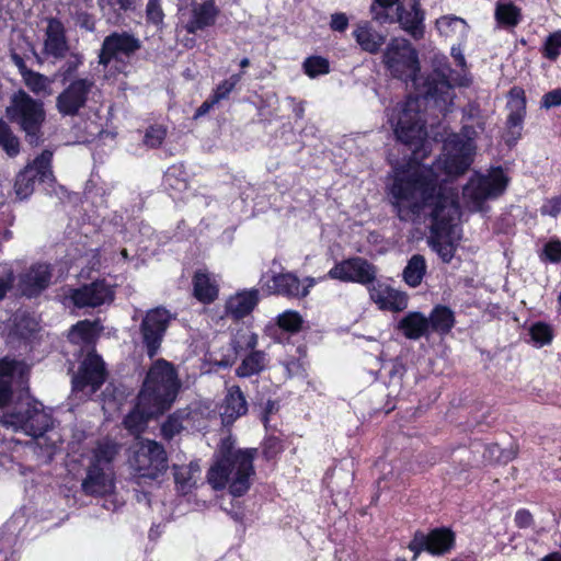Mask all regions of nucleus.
Returning a JSON list of instances; mask_svg holds the SVG:
<instances>
[{
  "label": "nucleus",
  "instance_id": "obj_20",
  "mask_svg": "<svg viewBox=\"0 0 561 561\" xmlns=\"http://www.w3.org/2000/svg\"><path fill=\"white\" fill-rule=\"evenodd\" d=\"M42 54L56 60L64 59L69 51V43L64 23L58 18H47Z\"/></svg>",
  "mask_w": 561,
  "mask_h": 561
},
{
  "label": "nucleus",
  "instance_id": "obj_1",
  "mask_svg": "<svg viewBox=\"0 0 561 561\" xmlns=\"http://www.w3.org/2000/svg\"><path fill=\"white\" fill-rule=\"evenodd\" d=\"M411 157L409 161L393 167L388 185L390 203L400 220L421 216L425 208H436L442 203L444 210H458V202L447 196L439 186V176L433 167Z\"/></svg>",
  "mask_w": 561,
  "mask_h": 561
},
{
  "label": "nucleus",
  "instance_id": "obj_2",
  "mask_svg": "<svg viewBox=\"0 0 561 561\" xmlns=\"http://www.w3.org/2000/svg\"><path fill=\"white\" fill-rule=\"evenodd\" d=\"M257 448H234L230 438L221 440L215 463L207 471V481L216 491L226 486L234 497L243 496L255 476Z\"/></svg>",
  "mask_w": 561,
  "mask_h": 561
},
{
  "label": "nucleus",
  "instance_id": "obj_56",
  "mask_svg": "<svg viewBox=\"0 0 561 561\" xmlns=\"http://www.w3.org/2000/svg\"><path fill=\"white\" fill-rule=\"evenodd\" d=\"M26 87L35 94H39L47 88V78L32 70H27L23 73Z\"/></svg>",
  "mask_w": 561,
  "mask_h": 561
},
{
  "label": "nucleus",
  "instance_id": "obj_64",
  "mask_svg": "<svg viewBox=\"0 0 561 561\" xmlns=\"http://www.w3.org/2000/svg\"><path fill=\"white\" fill-rule=\"evenodd\" d=\"M463 23L465 20L454 15H444L436 21V26L440 33L448 34L449 30H453L454 25Z\"/></svg>",
  "mask_w": 561,
  "mask_h": 561
},
{
  "label": "nucleus",
  "instance_id": "obj_61",
  "mask_svg": "<svg viewBox=\"0 0 561 561\" xmlns=\"http://www.w3.org/2000/svg\"><path fill=\"white\" fill-rule=\"evenodd\" d=\"M515 526L519 529H526L534 526V516L527 508H519L516 511L514 516Z\"/></svg>",
  "mask_w": 561,
  "mask_h": 561
},
{
  "label": "nucleus",
  "instance_id": "obj_63",
  "mask_svg": "<svg viewBox=\"0 0 561 561\" xmlns=\"http://www.w3.org/2000/svg\"><path fill=\"white\" fill-rule=\"evenodd\" d=\"M561 105V88L553 89L543 94L541 107L551 108Z\"/></svg>",
  "mask_w": 561,
  "mask_h": 561
},
{
  "label": "nucleus",
  "instance_id": "obj_13",
  "mask_svg": "<svg viewBox=\"0 0 561 561\" xmlns=\"http://www.w3.org/2000/svg\"><path fill=\"white\" fill-rule=\"evenodd\" d=\"M141 48V42L134 34L122 31L112 32L104 37L100 51L99 65L104 68L113 61H124L123 58H130Z\"/></svg>",
  "mask_w": 561,
  "mask_h": 561
},
{
  "label": "nucleus",
  "instance_id": "obj_6",
  "mask_svg": "<svg viewBox=\"0 0 561 561\" xmlns=\"http://www.w3.org/2000/svg\"><path fill=\"white\" fill-rule=\"evenodd\" d=\"M396 139L412 149V157L424 159L420 153L427 136L426 122L422 116L416 101L409 100L396 107L389 117Z\"/></svg>",
  "mask_w": 561,
  "mask_h": 561
},
{
  "label": "nucleus",
  "instance_id": "obj_43",
  "mask_svg": "<svg viewBox=\"0 0 561 561\" xmlns=\"http://www.w3.org/2000/svg\"><path fill=\"white\" fill-rule=\"evenodd\" d=\"M539 51L543 59L557 62L561 56V30L549 33L545 37Z\"/></svg>",
  "mask_w": 561,
  "mask_h": 561
},
{
  "label": "nucleus",
  "instance_id": "obj_3",
  "mask_svg": "<svg viewBox=\"0 0 561 561\" xmlns=\"http://www.w3.org/2000/svg\"><path fill=\"white\" fill-rule=\"evenodd\" d=\"M181 386L175 366L164 358H158L150 365L137 399L163 415L175 402Z\"/></svg>",
  "mask_w": 561,
  "mask_h": 561
},
{
  "label": "nucleus",
  "instance_id": "obj_31",
  "mask_svg": "<svg viewBox=\"0 0 561 561\" xmlns=\"http://www.w3.org/2000/svg\"><path fill=\"white\" fill-rule=\"evenodd\" d=\"M38 322L28 312L15 314L9 337L25 345L33 342L38 332Z\"/></svg>",
  "mask_w": 561,
  "mask_h": 561
},
{
  "label": "nucleus",
  "instance_id": "obj_62",
  "mask_svg": "<svg viewBox=\"0 0 561 561\" xmlns=\"http://www.w3.org/2000/svg\"><path fill=\"white\" fill-rule=\"evenodd\" d=\"M13 383L0 379V409L9 407L13 400Z\"/></svg>",
  "mask_w": 561,
  "mask_h": 561
},
{
  "label": "nucleus",
  "instance_id": "obj_9",
  "mask_svg": "<svg viewBox=\"0 0 561 561\" xmlns=\"http://www.w3.org/2000/svg\"><path fill=\"white\" fill-rule=\"evenodd\" d=\"M134 468L139 484L159 481L169 468L163 445L156 440H147L142 444L135 453Z\"/></svg>",
  "mask_w": 561,
  "mask_h": 561
},
{
  "label": "nucleus",
  "instance_id": "obj_17",
  "mask_svg": "<svg viewBox=\"0 0 561 561\" xmlns=\"http://www.w3.org/2000/svg\"><path fill=\"white\" fill-rule=\"evenodd\" d=\"M69 298L75 307L96 308L110 304L115 298L113 288L105 279H96L70 290Z\"/></svg>",
  "mask_w": 561,
  "mask_h": 561
},
{
  "label": "nucleus",
  "instance_id": "obj_29",
  "mask_svg": "<svg viewBox=\"0 0 561 561\" xmlns=\"http://www.w3.org/2000/svg\"><path fill=\"white\" fill-rule=\"evenodd\" d=\"M161 415L153 408L146 405L136 398L134 408L123 419V425L130 434L139 435L145 432L150 420L158 419Z\"/></svg>",
  "mask_w": 561,
  "mask_h": 561
},
{
  "label": "nucleus",
  "instance_id": "obj_24",
  "mask_svg": "<svg viewBox=\"0 0 561 561\" xmlns=\"http://www.w3.org/2000/svg\"><path fill=\"white\" fill-rule=\"evenodd\" d=\"M220 416L224 424H232L249 411V404L240 386L226 387V393L220 404Z\"/></svg>",
  "mask_w": 561,
  "mask_h": 561
},
{
  "label": "nucleus",
  "instance_id": "obj_40",
  "mask_svg": "<svg viewBox=\"0 0 561 561\" xmlns=\"http://www.w3.org/2000/svg\"><path fill=\"white\" fill-rule=\"evenodd\" d=\"M37 180L38 178H36V172L33 171L31 168H24L22 171H20L16 174L14 182V192L16 194V197L20 201L30 197L34 192L35 182Z\"/></svg>",
  "mask_w": 561,
  "mask_h": 561
},
{
  "label": "nucleus",
  "instance_id": "obj_46",
  "mask_svg": "<svg viewBox=\"0 0 561 561\" xmlns=\"http://www.w3.org/2000/svg\"><path fill=\"white\" fill-rule=\"evenodd\" d=\"M426 96L434 99L435 101H446L449 96L450 90L456 85L453 80L444 82L440 78L428 77L426 82Z\"/></svg>",
  "mask_w": 561,
  "mask_h": 561
},
{
  "label": "nucleus",
  "instance_id": "obj_33",
  "mask_svg": "<svg viewBox=\"0 0 561 561\" xmlns=\"http://www.w3.org/2000/svg\"><path fill=\"white\" fill-rule=\"evenodd\" d=\"M193 296L204 305L213 304L219 295V287L206 272L197 271L193 275Z\"/></svg>",
  "mask_w": 561,
  "mask_h": 561
},
{
  "label": "nucleus",
  "instance_id": "obj_59",
  "mask_svg": "<svg viewBox=\"0 0 561 561\" xmlns=\"http://www.w3.org/2000/svg\"><path fill=\"white\" fill-rule=\"evenodd\" d=\"M22 365L23 362L10 358L9 356L0 358V379L10 380L13 383L14 374Z\"/></svg>",
  "mask_w": 561,
  "mask_h": 561
},
{
  "label": "nucleus",
  "instance_id": "obj_7",
  "mask_svg": "<svg viewBox=\"0 0 561 561\" xmlns=\"http://www.w3.org/2000/svg\"><path fill=\"white\" fill-rule=\"evenodd\" d=\"M382 64L393 78L404 82L415 80L421 70L417 50L405 38H391L382 54Z\"/></svg>",
  "mask_w": 561,
  "mask_h": 561
},
{
  "label": "nucleus",
  "instance_id": "obj_5",
  "mask_svg": "<svg viewBox=\"0 0 561 561\" xmlns=\"http://www.w3.org/2000/svg\"><path fill=\"white\" fill-rule=\"evenodd\" d=\"M0 425L15 432H23L41 444L39 439L51 427L53 419L45 412L41 401L27 394L20 396L12 408L2 414Z\"/></svg>",
  "mask_w": 561,
  "mask_h": 561
},
{
  "label": "nucleus",
  "instance_id": "obj_10",
  "mask_svg": "<svg viewBox=\"0 0 561 561\" xmlns=\"http://www.w3.org/2000/svg\"><path fill=\"white\" fill-rule=\"evenodd\" d=\"M455 547L456 533L447 526L432 528L427 534L416 530L408 543V549L413 552V560L424 551L433 557H442L451 552Z\"/></svg>",
  "mask_w": 561,
  "mask_h": 561
},
{
  "label": "nucleus",
  "instance_id": "obj_16",
  "mask_svg": "<svg viewBox=\"0 0 561 561\" xmlns=\"http://www.w3.org/2000/svg\"><path fill=\"white\" fill-rule=\"evenodd\" d=\"M106 377L105 363L92 347L81 362L78 374L72 378V389L83 391L87 387H91L93 391H96L104 385Z\"/></svg>",
  "mask_w": 561,
  "mask_h": 561
},
{
  "label": "nucleus",
  "instance_id": "obj_15",
  "mask_svg": "<svg viewBox=\"0 0 561 561\" xmlns=\"http://www.w3.org/2000/svg\"><path fill=\"white\" fill-rule=\"evenodd\" d=\"M308 286L300 287L298 276L291 272L275 273L271 276L263 274L260 278L261 289L268 296H282L286 298L306 297L309 294V287L314 285L313 278H307Z\"/></svg>",
  "mask_w": 561,
  "mask_h": 561
},
{
  "label": "nucleus",
  "instance_id": "obj_48",
  "mask_svg": "<svg viewBox=\"0 0 561 561\" xmlns=\"http://www.w3.org/2000/svg\"><path fill=\"white\" fill-rule=\"evenodd\" d=\"M302 70L309 78L314 79L331 71L330 61L325 57L312 55L304 60Z\"/></svg>",
  "mask_w": 561,
  "mask_h": 561
},
{
  "label": "nucleus",
  "instance_id": "obj_21",
  "mask_svg": "<svg viewBox=\"0 0 561 561\" xmlns=\"http://www.w3.org/2000/svg\"><path fill=\"white\" fill-rule=\"evenodd\" d=\"M368 294L370 300L381 311L401 312L408 308V294L386 283L375 280L371 286H368Z\"/></svg>",
  "mask_w": 561,
  "mask_h": 561
},
{
  "label": "nucleus",
  "instance_id": "obj_14",
  "mask_svg": "<svg viewBox=\"0 0 561 561\" xmlns=\"http://www.w3.org/2000/svg\"><path fill=\"white\" fill-rule=\"evenodd\" d=\"M94 87L91 78L72 80L56 98V108L62 116H76L85 107L89 95Z\"/></svg>",
  "mask_w": 561,
  "mask_h": 561
},
{
  "label": "nucleus",
  "instance_id": "obj_32",
  "mask_svg": "<svg viewBox=\"0 0 561 561\" xmlns=\"http://www.w3.org/2000/svg\"><path fill=\"white\" fill-rule=\"evenodd\" d=\"M398 329L409 340L430 335L427 318L420 311L408 312L398 323Z\"/></svg>",
  "mask_w": 561,
  "mask_h": 561
},
{
  "label": "nucleus",
  "instance_id": "obj_50",
  "mask_svg": "<svg viewBox=\"0 0 561 561\" xmlns=\"http://www.w3.org/2000/svg\"><path fill=\"white\" fill-rule=\"evenodd\" d=\"M262 457L265 461L276 460L284 451L283 438L275 435H267L261 443Z\"/></svg>",
  "mask_w": 561,
  "mask_h": 561
},
{
  "label": "nucleus",
  "instance_id": "obj_25",
  "mask_svg": "<svg viewBox=\"0 0 561 561\" xmlns=\"http://www.w3.org/2000/svg\"><path fill=\"white\" fill-rule=\"evenodd\" d=\"M220 13L215 0H205L202 3H195L192 8L191 15L184 28L188 34H196L213 26Z\"/></svg>",
  "mask_w": 561,
  "mask_h": 561
},
{
  "label": "nucleus",
  "instance_id": "obj_45",
  "mask_svg": "<svg viewBox=\"0 0 561 561\" xmlns=\"http://www.w3.org/2000/svg\"><path fill=\"white\" fill-rule=\"evenodd\" d=\"M0 147L9 157H16L21 150L18 136L14 135L10 125L0 117Z\"/></svg>",
  "mask_w": 561,
  "mask_h": 561
},
{
  "label": "nucleus",
  "instance_id": "obj_41",
  "mask_svg": "<svg viewBox=\"0 0 561 561\" xmlns=\"http://www.w3.org/2000/svg\"><path fill=\"white\" fill-rule=\"evenodd\" d=\"M117 453L118 450L115 444L100 443L93 449L92 458L89 465L112 470V465Z\"/></svg>",
  "mask_w": 561,
  "mask_h": 561
},
{
  "label": "nucleus",
  "instance_id": "obj_51",
  "mask_svg": "<svg viewBox=\"0 0 561 561\" xmlns=\"http://www.w3.org/2000/svg\"><path fill=\"white\" fill-rule=\"evenodd\" d=\"M529 335L537 345L545 346L552 342L554 332L549 323L538 321L531 324Z\"/></svg>",
  "mask_w": 561,
  "mask_h": 561
},
{
  "label": "nucleus",
  "instance_id": "obj_36",
  "mask_svg": "<svg viewBox=\"0 0 561 561\" xmlns=\"http://www.w3.org/2000/svg\"><path fill=\"white\" fill-rule=\"evenodd\" d=\"M426 270L425 257L422 254H413L402 272V278L409 287L415 288L421 285Z\"/></svg>",
  "mask_w": 561,
  "mask_h": 561
},
{
  "label": "nucleus",
  "instance_id": "obj_22",
  "mask_svg": "<svg viewBox=\"0 0 561 561\" xmlns=\"http://www.w3.org/2000/svg\"><path fill=\"white\" fill-rule=\"evenodd\" d=\"M51 271L48 264L36 263L20 274L18 288L28 299L38 297L50 284Z\"/></svg>",
  "mask_w": 561,
  "mask_h": 561
},
{
  "label": "nucleus",
  "instance_id": "obj_39",
  "mask_svg": "<svg viewBox=\"0 0 561 561\" xmlns=\"http://www.w3.org/2000/svg\"><path fill=\"white\" fill-rule=\"evenodd\" d=\"M259 343V336L250 328H240L231 336L230 345L236 355L253 351Z\"/></svg>",
  "mask_w": 561,
  "mask_h": 561
},
{
  "label": "nucleus",
  "instance_id": "obj_49",
  "mask_svg": "<svg viewBox=\"0 0 561 561\" xmlns=\"http://www.w3.org/2000/svg\"><path fill=\"white\" fill-rule=\"evenodd\" d=\"M456 71L451 68V65L446 56L435 57L433 61V72L431 78H440L444 82L453 80L457 85H465L462 81L456 77Z\"/></svg>",
  "mask_w": 561,
  "mask_h": 561
},
{
  "label": "nucleus",
  "instance_id": "obj_37",
  "mask_svg": "<svg viewBox=\"0 0 561 561\" xmlns=\"http://www.w3.org/2000/svg\"><path fill=\"white\" fill-rule=\"evenodd\" d=\"M353 35L362 49L369 54H377L386 43L383 34L373 31L367 26L357 27Z\"/></svg>",
  "mask_w": 561,
  "mask_h": 561
},
{
  "label": "nucleus",
  "instance_id": "obj_4",
  "mask_svg": "<svg viewBox=\"0 0 561 561\" xmlns=\"http://www.w3.org/2000/svg\"><path fill=\"white\" fill-rule=\"evenodd\" d=\"M46 110L43 100L35 99L23 89L15 91L5 107V117L24 134L25 142L35 148L44 138Z\"/></svg>",
  "mask_w": 561,
  "mask_h": 561
},
{
  "label": "nucleus",
  "instance_id": "obj_54",
  "mask_svg": "<svg viewBox=\"0 0 561 561\" xmlns=\"http://www.w3.org/2000/svg\"><path fill=\"white\" fill-rule=\"evenodd\" d=\"M241 78H242L241 73L231 75L228 79H225L219 84H217V87L214 89L210 96L217 103H219L222 100L228 99V96L233 91L236 85L240 82Z\"/></svg>",
  "mask_w": 561,
  "mask_h": 561
},
{
  "label": "nucleus",
  "instance_id": "obj_58",
  "mask_svg": "<svg viewBox=\"0 0 561 561\" xmlns=\"http://www.w3.org/2000/svg\"><path fill=\"white\" fill-rule=\"evenodd\" d=\"M83 64V56L79 53H71L66 62L60 68L62 80L66 81L73 77L79 67Z\"/></svg>",
  "mask_w": 561,
  "mask_h": 561
},
{
  "label": "nucleus",
  "instance_id": "obj_23",
  "mask_svg": "<svg viewBox=\"0 0 561 561\" xmlns=\"http://www.w3.org/2000/svg\"><path fill=\"white\" fill-rule=\"evenodd\" d=\"M260 290L256 288L238 290L225 304V314L237 322L250 316L260 304Z\"/></svg>",
  "mask_w": 561,
  "mask_h": 561
},
{
  "label": "nucleus",
  "instance_id": "obj_38",
  "mask_svg": "<svg viewBox=\"0 0 561 561\" xmlns=\"http://www.w3.org/2000/svg\"><path fill=\"white\" fill-rule=\"evenodd\" d=\"M502 27H516L523 20L522 10L513 1H499L494 13Z\"/></svg>",
  "mask_w": 561,
  "mask_h": 561
},
{
  "label": "nucleus",
  "instance_id": "obj_30",
  "mask_svg": "<svg viewBox=\"0 0 561 561\" xmlns=\"http://www.w3.org/2000/svg\"><path fill=\"white\" fill-rule=\"evenodd\" d=\"M426 318L430 334L436 333L442 337L448 335L456 325L455 312L446 305H435Z\"/></svg>",
  "mask_w": 561,
  "mask_h": 561
},
{
  "label": "nucleus",
  "instance_id": "obj_11",
  "mask_svg": "<svg viewBox=\"0 0 561 561\" xmlns=\"http://www.w3.org/2000/svg\"><path fill=\"white\" fill-rule=\"evenodd\" d=\"M171 320L170 311L161 306L149 309L144 316L139 331L149 358H153L159 353Z\"/></svg>",
  "mask_w": 561,
  "mask_h": 561
},
{
  "label": "nucleus",
  "instance_id": "obj_60",
  "mask_svg": "<svg viewBox=\"0 0 561 561\" xmlns=\"http://www.w3.org/2000/svg\"><path fill=\"white\" fill-rule=\"evenodd\" d=\"M542 254L550 263H561V241L550 240L543 245Z\"/></svg>",
  "mask_w": 561,
  "mask_h": 561
},
{
  "label": "nucleus",
  "instance_id": "obj_26",
  "mask_svg": "<svg viewBox=\"0 0 561 561\" xmlns=\"http://www.w3.org/2000/svg\"><path fill=\"white\" fill-rule=\"evenodd\" d=\"M508 185V178L501 167L491 171L489 175L480 178L473 188V198L484 201L501 196Z\"/></svg>",
  "mask_w": 561,
  "mask_h": 561
},
{
  "label": "nucleus",
  "instance_id": "obj_42",
  "mask_svg": "<svg viewBox=\"0 0 561 561\" xmlns=\"http://www.w3.org/2000/svg\"><path fill=\"white\" fill-rule=\"evenodd\" d=\"M51 160L53 152L46 149L34 159L32 165H26L25 168H31L35 171L39 182H53L55 176L51 170Z\"/></svg>",
  "mask_w": 561,
  "mask_h": 561
},
{
  "label": "nucleus",
  "instance_id": "obj_12",
  "mask_svg": "<svg viewBox=\"0 0 561 561\" xmlns=\"http://www.w3.org/2000/svg\"><path fill=\"white\" fill-rule=\"evenodd\" d=\"M378 268L363 256H351L336 262L329 270L327 277L342 283H356L363 286H371L377 278Z\"/></svg>",
  "mask_w": 561,
  "mask_h": 561
},
{
  "label": "nucleus",
  "instance_id": "obj_53",
  "mask_svg": "<svg viewBox=\"0 0 561 561\" xmlns=\"http://www.w3.org/2000/svg\"><path fill=\"white\" fill-rule=\"evenodd\" d=\"M72 332L77 334L85 345H94L98 339L96 323L89 320L77 322L72 327Z\"/></svg>",
  "mask_w": 561,
  "mask_h": 561
},
{
  "label": "nucleus",
  "instance_id": "obj_52",
  "mask_svg": "<svg viewBox=\"0 0 561 561\" xmlns=\"http://www.w3.org/2000/svg\"><path fill=\"white\" fill-rule=\"evenodd\" d=\"M302 323V317L295 310H286L277 317V325L288 333H298Z\"/></svg>",
  "mask_w": 561,
  "mask_h": 561
},
{
  "label": "nucleus",
  "instance_id": "obj_35",
  "mask_svg": "<svg viewBox=\"0 0 561 561\" xmlns=\"http://www.w3.org/2000/svg\"><path fill=\"white\" fill-rule=\"evenodd\" d=\"M267 354L264 351L253 350L242 358L236 368V376L240 378H249L260 375L267 367Z\"/></svg>",
  "mask_w": 561,
  "mask_h": 561
},
{
  "label": "nucleus",
  "instance_id": "obj_8",
  "mask_svg": "<svg viewBox=\"0 0 561 561\" xmlns=\"http://www.w3.org/2000/svg\"><path fill=\"white\" fill-rule=\"evenodd\" d=\"M457 210H444L442 203L431 210V236L428 238L430 247L437 253L444 263H450L457 251V244L450 237L454 215Z\"/></svg>",
  "mask_w": 561,
  "mask_h": 561
},
{
  "label": "nucleus",
  "instance_id": "obj_28",
  "mask_svg": "<svg viewBox=\"0 0 561 561\" xmlns=\"http://www.w3.org/2000/svg\"><path fill=\"white\" fill-rule=\"evenodd\" d=\"M110 470L89 465L87 476L81 483L82 492L90 496H104L113 489Z\"/></svg>",
  "mask_w": 561,
  "mask_h": 561
},
{
  "label": "nucleus",
  "instance_id": "obj_55",
  "mask_svg": "<svg viewBox=\"0 0 561 561\" xmlns=\"http://www.w3.org/2000/svg\"><path fill=\"white\" fill-rule=\"evenodd\" d=\"M167 137V129L161 125H150L145 133L144 144L152 149L159 148Z\"/></svg>",
  "mask_w": 561,
  "mask_h": 561
},
{
  "label": "nucleus",
  "instance_id": "obj_57",
  "mask_svg": "<svg viewBox=\"0 0 561 561\" xmlns=\"http://www.w3.org/2000/svg\"><path fill=\"white\" fill-rule=\"evenodd\" d=\"M146 20L149 24L156 26L163 24L164 12L160 0H148L146 5Z\"/></svg>",
  "mask_w": 561,
  "mask_h": 561
},
{
  "label": "nucleus",
  "instance_id": "obj_47",
  "mask_svg": "<svg viewBox=\"0 0 561 561\" xmlns=\"http://www.w3.org/2000/svg\"><path fill=\"white\" fill-rule=\"evenodd\" d=\"M163 184L167 188L182 191L187 186L186 171L183 164H173L163 175Z\"/></svg>",
  "mask_w": 561,
  "mask_h": 561
},
{
  "label": "nucleus",
  "instance_id": "obj_19",
  "mask_svg": "<svg viewBox=\"0 0 561 561\" xmlns=\"http://www.w3.org/2000/svg\"><path fill=\"white\" fill-rule=\"evenodd\" d=\"M396 21L414 39H421L425 33V11L421 0H403L396 8Z\"/></svg>",
  "mask_w": 561,
  "mask_h": 561
},
{
  "label": "nucleus",
  "instance_id": "obj_34",
  "mask_svg": "<svg viewBox=\"0 0 561 561\" xmlns=\"http://www.w3.org/2000/svg\"><path fill=\"white\" fill-rule=\"evenodd\" d=\"M201 473V467L197 461H191L188 465H174L173 476L176 490L187 494L196 486L197 477Z\"/></svg>",
  "mask_w": 561,
  "mask_h": 561
},
{
  "label": "nucleus",
  "instance_id": "obj_27",
  "mask_svg": "<svg viewBox=\"0 0 561 561\" xmlns=\"http://www.w3.org/2000/svg\"><path fill=\"white\" fill-rule=\"evenodd\" d=\"M448 151L445 154L444 170L448 175H462L467 172L472 163L469 152H467L466 144L462 140H453L448 145Z\"/></svg>",
  "mask_w": 561,
  "mask_h": 561
},
{
  "label": "nucleus",
  "instance_id": "obj_44",
  "mask_svg": "<svg viewBox=\"0 0 561 561\" xmlns=\"http://www.w3.org/2000/svg\"><path fill=\"white\" fill-rule=\"evenodd\" d=\"M185 416H187V413L182 409L169 414L165 421L161 424V436L167 440H171L175 435L180 434L184 428L183 420Z\"/></svg>",
  "mask_w": 561,
  "mask_h": 561
},
{
  "label": "nucleus",
  "instance_id": "obj_18",
  "mask_svg": "<svg viewBox=\"0 0 561 561\" xmlns=\"http://www.w3.org/2000/svg\"><path fill=\"white\" fill-rule=\"evenodd\" d=\"M507 107L510 113L506 118V144L515 145L522 138L524 119L527 113V99L524 88L514 85L507 93Z\"/></svg>",
  "mask_w": 561,
  "mask_h": 561
}]
</instances>
